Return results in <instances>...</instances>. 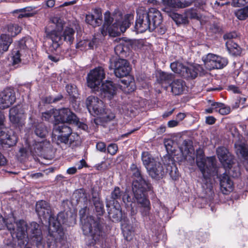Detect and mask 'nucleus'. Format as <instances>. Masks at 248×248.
I'll list each match as a JSON object with an SVG mask.
<instances>
[{"instance_id": "obj_1", "label": "nucleus", "mask_w": 248, "mask_h": 248, "mask_svg": "<svg viewBox=\"0 0 248 248\" xmlns=\"http://www.w3.org/2000/svg\"><path fill=\"white\" fill-rule=\"evenodd\" d=\"M115 22L111 24L114 17L110 16V13L107 12L104 15L105 23L101 30V33L106 36L108 33L110 36H117L121 32H124L129 27L130 22L133 20V16L130 14L126 15L123 18L121 14L114 16Z\"/></svg>"}, {"instance_id": "obj_2", "label": "nucleus", "mask_w": 248, "mask_h": 248, "mask_svg": "<svg viewBox=\"0 0 248 248\" xmlns=\"http://www.w3.org/2000/svg\"><path fill=\"white\" fill-rule=\"evenodd\" d=\"M196 162L203 175L202 189L207 195L212 196L213 193V184L210 176L216 173L214 158L213 157L205 158L202 155H201L197 156Z\"/></svg>"}, {"instance_id": "obj_3", "label": "nucleus", "mask_w": 248, "mask_h": 248, "mask_svg": "<svg viewBox=\"0 0 248 248\" xmlns=\"http://www.w3.org/2000/svg\"><path fill=\"white\" fill-rule=\"evenodd\" d=\"M86 105L89 112L97 117L94 119L96 125L101 124L103 122H107L113 119L114 114L109 110H106L103 102L97 97L89 96L86 100Z\"/></svg>"}, {"instance_id": "obj_4", "label": "nucleus", "mask_w": 248, "mask_h": 248, "mask_svg": "<svg viewBox=\"0 0 248 248\" xmlns=\"http://www.w3.org/2000/svg\"><path fill=\"white\" fill-rule=\"evenodd\" d=\"M150 188L149 183L144 181H135L132 186V191L137 203L141 207L140 212L143 217L146 219H150L151 215V204L146 193Z\"/></svg>"}, {"instance_id": "obj_5", "label": "nucleus", "mask_w": 248, "mask_h": 248, "mask_svg": "<svg viewBox=\"0 0 248 248\" xmlns=\"http://www.w3.org/2000/svg\"><path fill=\"white\" fill-rule=\"evenodd\" d=\"M66 221L65 214L64 212H60L55 220V217H51L49 219V226L47 244L48 248H57L58 243L63 239L64 232L62 228V224Z\"/></svg>"}, {"instance_id": "obj_6", "label": "nucleus", "mask_w": 248, "mask_h": 248, "mask_svg": "<svg viewBox=\"0 0 248 248\" xmlns=\"http://www.w3.org/2000/svg\"><path fill=\"white\" fill-rule=\"evenodd\" d=\"M64 22L58 17H52L46 28V36L51 41L50 49L56 50L62 44L61 31L63 28Z\"/></svg>"}, {"instance_id": "obj_7", "label": "nucleus", "mask_w": 248, "mask_h": 248, "mask_svg": "<svg viewBox=\"0 0 248 248\" xmlns=\"http://www.w3.org/2000/svg\"><path fill=\"white\" fill-rule=\"evenodd\" d=\"M83 233L92 240L93 245L103 239L104 232L102 227L98 219H95L92 216L87 217L84 219L82 225Z\"/></svg>"}, {"instance_id": "obj_8", "label": "nucleus", "mask_w": 248, "mask_h": 248, "mask_svg": "<svg viewBox=\"0 0 248 248\" xmlns=\"http://www.w3.org/2000/svg\"><path fill=\"white\" fill-rule=\"evenodd\" d=\"M170 67L171 70L185 78H195L199 72L202 70V67L198 64L186 66L178 62H172Z\"/></svg>"}, {"instance_id": "obj_9", "label": "nucleus", "mask_w": 248, "mask_h": 248, "mask_svg": "<svg viewBox=\"0 0 248 248\" xmlns=\"http://www.w3.org/2000/svg\"><path fill=\"white\" fill-rule=\"evenodd\" d=\"M109 69L113 70L117 77L126 76L131 71L129 63L125 59L116 58L110 60Z\"/></svg>"}, {"instance_id": "obj_10", "label": "nucleus", "mask_w": 248, "mask_h": 248, "mask_svg": "<svg viewBox=\"0 0 248 248\" xmlns=\"http://www.w3.org/2000/svg\"><path fill=\"white\" fill-rule=\"evenodd\" d=\"M121 199L124 203L131 202V198L128 195L124 194V192L119 187H115L111 193L110 198L106 199L107 207L108 208L112 207L113 209L119 212L117 207L119 205V201Z\"/></svg>"}, {"instance_id": "obj_11", "label": "nucleus", "mask_w": 248, "mask_h": 248, "mask_svg": "<svg viewBox=\"0 0 248 248\" xmlns=\"http://www.w3.org/2000/svg\"><path fill=\"white\" fill-rule=\"evenodd\" d=\"M202 60L205 68L209 70L221 69L228 64L226 58L212 53H209L205 57H203Z\"/></svg>"}, {"instance_id": "obj_12", "label": "nucleus", "mask_w": 248, "mask_h": 248, "mask_svg": "<svg viewBox=\"0 0 248 248\" xmlns=\"http://www.w3.org/2000/svg\"><path fill=\"white\" fill-rule=\"evenodd\" d=\"M105 77L104 70L102 67L95 68L91 70L88 75V86L93 91H98Z\"/></svg>"}, {"instance_id": "obj_13", "label": "nucleus", "mask_w": 248, "mask_h": 248, "mask_svg": "<svg viewBox=\"0 0 248 248\" xmlns=\"http://www.w3.org/2000/svg\"><path fill=\"white\" fill-rule=\"evenodd\" d=\"M151 20L146 15V11L140 9L137 11V17L135 25V30L137 33H142L147 30L152 31L154 30L151 28Z\"/></svg>"}, {"instance_id": "obj_14", "label": "nucleus", "mask_w": 248, "mask_h": 248, "mask_svg": "<svg viewBox=\"0 0 248 248\" xmlns=\"http://www.w3.org/2000/svg\"><path fill=\"white\" fill-rule=\"evenodd\" d=\"M6 225L7 229L10 231L11 235L13 238L16 237L18 239H22L28 235V225L24 220H19L16 222V231L12 223L7 222Z\"/></svg>"}, {"instance_id": "obj_15", "label": "nucleus", "mask_w": 248, "mask_h": 248, "mask_svg": "<svg viewBox=\"0 0 248 248\" xmlns=\"http://www.w3.org/2000/svg\"><path fill=\"white\" fill-rule=\"evenodd\" d=\"M4 120V114L0 111V143L2 145H6V147H10L16 144L17 137L14 134H9L5 131L2 127Z\"/></svg>"}, {"instance_id": "obj_16", "label": "nucleus", "mask_w": 248, "mask_h": 248, "mask_svg": "<svg viewBox=\"0 0 248 248\" xmlns=\"http://www.w3.org/2000/svg\"><path fill=\"white\" fill-rule=\"evenodd\" d=\"M28 234L30 236L38 248H44V243L43 241L42 232L38 224L35 222L31 223L30 226H28Z\"/></svg>"}, {"instance_id": "obj_17", "label": "nucleus", "mask_w": 248, "mask_h": 248, "mask_svg": "<svg viewBox=\"0 0 248 248\" xmlns=\"http://www.w3.org/2000/svg\"><path fill=\"white\" fill-rule=\"evenodd\" d=\"M117 91V86L112 81L107 80L99 86L96 91L99 92L98 94L101 98L110 100L116 94Z\"/></svg>"}, {"instance_id": "obj_18", "label": "nucleus", "mask_w": 248, "mask_h": 248, "mask_svg": "<svg viewBox=\"0 0 248 248\" xmlns=\"http://www.w3.org/2000/svg\"><path fill=\"white\" fill-rule=\"evenodd\" d=\"M57 115L56 122L66 123H75L77 122V116L67 108H63L59 110L55 109Z\"/></svg>"}, {"instance_id": "obj_19", "label": "nucleus", "mask_w": 248, "mask_h": 248, "mask_svg": "<svg viewBox=\"0 0 248 248\" xmlns=\"http://www.w3.org/2000/svg\"><path fill=\"white\" fill-rule=\"evenodd\" d=\"M217 155L220 162L226 169H230L233 157L227 148L219 147L216 150Z\"/></svg>"}, {"instance_id": "obj_20", "label": "nucleus", "mask_w": 248, "mask_h": 248, "mask_svg": "<svg viewBox=\"0 0 248 248\" xmlns=\"http://www.w3.org/2000/svg\"><path fill=\"white\" fill-rule=\"evenodd\" d=\"M9 119L16 126L20 127L24 124L25 117L20 106L13 107L9 110Z\"/></svg>"}, {"instance_id": "obj_21", "label": "nucleus", "mask_w": 248, "mask_h": 248, "mask_svg": "<svg viewBox=\"0 0 248 248\" xmlns=\"http://www.w3.org/2000/svg\"><path fill=\"white\" fill-rule=\"evenodd\" d=\"M15 93L11 89H6L0 93V108L9 107L16 101Z\"/></svg>"}, {"instance_id": "obj_22", "label": "nucleus", "mask_w": 248, "mask_h": 248, "mask_svg": "<svg viewBox=\"0 0 248 248\" xmlns=\"http://www.w3.org/2000/svg\"><path fill=\"white\" fill-rule=\"evenodd\" d=\"M36 212L39 217L43 218L49 217V219L51 217H55L56 220L57 217L51 214V211L49 204L45 201L41 200L37 202L36 204Z\"/></svg>"}, {"instance_id": "obj_23", "label": "nucleus", "mask_w": 248, "mask_h": 248, "mask_svg": "<svg viewBox=\"0 0 248 248\" xmlns=\"http://www.w3.org/2000/svg\"><path fill=\"white\" fill-rule=\"evenodd\" d=\"M163 4L166 6V10L168 8H184L192 4L193 0H185L181 1L180 0H161Z\"/></svg>"}, {"instance_id": "obj_24", "label": "nucleus", "mask_w": 248, "mask_h": 248, "mask_svg": "<svg viewBox=\"0 0 248 248\" xmlns=\"http://www.w3.org/2000/svg\"><path fill=\"white\" fill-rule=\"evenodd\" d=\"M147 171L153 178L156 179L162 178L165 174L163 166L160 162L156 161L151 164V166L148 168Z\"/></svg>"}, {"instance_id": "obj_25", "label": "nucleus", "mask_w": 248, "mask_h": 248, "mask_svg": "<svg viewBox=\"0 0 248 248\" xmlns=\"http://www.w3.org/2000/svg\"><path fill=\"white\" fill-rule=\"evenodd\" d=\"M85 21L87 24L93 27L99 26L102 21V15L101 11L99 9H94L93 13L86 15Z\"/></svg>"}, {"instance_id": "obj_26", "label": "nucleus", "mask_w": 248, "mask_h": 248, "mask_svg": "<svg viewBox=\"0 0 248 248\" xmlns=\"http://www.w3.org/2000/svg\"><path fill=\"white\" fill-rule=\"evenodd\" d=\"M236 154L245 159L244 165L248 171V145L244 142L238 141L234 144Z\"/></svg>"}, {"instance_id": "obj_27", "label": "nucleus", "mask_w": 248, "mask_h": 248, "mask_svg": "<svg viewBox=\"0 0 248 248\" xmlns=\"http://www.w3.org/2000/svg\"><path fill=\"white\" fill-rule=\"evenodd\" d=\"M146 15L148 16V18L151 20L152 18V29L155 30L156 27L159 26L162 20V16L160 12L154 8L149 9L148 11H146Z\"/></svg>"}, {"instance_id": "obj_28", "label": "nucleus", "mask_w": 248, "mask_h": 248, "mask_svg": "<svg viewBox=\"0 0 248 248\" xmlns=\"http://www.w3.org/2000/svg\"><path fill=\"white\" fill-rule=\"evenodd\" d=\"M219 179L220 188L223 194L227 195L232 191L233 183L227 174L223 173Z\"/></svg>"}, {"instance_id": "obj_29", "label": "nucleus", "mask_w": 248, "mask_h": 248, "mask_svg": "<svg viewBox=\"0 0 248 248\" xmlns=\"http://www.w3.org/2000/svg\"><path fill=\"white\" fill-rule=\"evenodd\" d=\"M136 43V42H133L131 40L121 43L115 46L114 48L115 52L118 55L122 54L133 48Z\"/></svg>"}, {"instance_id": "obj_30", "label": "nucleus", "mask_w": 248, "mask_h": 248, "mask_svg": "<svg viewBox=\"0 0 248 248\" xmlns=\"http://www.w3.org/2000/svg\"><path fill=\"white\" fill-rule=\"evenodd\" d=\"M172 93L175 95L181 94L185 88V83L181 79L174 80L170 85Z\"/></svg>"}, {"instance_id": "obj_31", "label": "nucleus", "mask_w": 248, "mask_h": 248, "mask_svg": "<svg viewBox=\"0 0 248 248\" xmlns=\"http://www.w3.org/2000/svg\"><path fill=\"white\" fill-rule=\"evenodd\" d=\"M49 142L46 140L42 141H35L32 146L30 147V152L33 155L38 154L42 150L49 146Z\"/></svg>"}, {"instance_id": "obj_32", "label": "nucleus", "mask_w": 248, "mask_h": 248, "mask_svg": "<svg viewBox=\"0 0 248 248\" xmlns=\"http://www.w3.org/2000/svg\"><path fill=\"white\" fill-rule=\"evenodd\" d=\"M12 42V39L7 34H2L0 37V56L6 51Z\"/></svg>"}, {"instance_id": "obj_33", "label": "nucleus", "mask_w": 248, "mask_h": 248, "mask_svg": "<svg viewBox=\"0 0 248 248\" xmlns=\"http://www.w3.org/2000/svg\"><path fill=\"white\" fill-rule=\"evenodd\" d=\"M67 124L66 123L58 122L57 124H55L54 131L61 133V135L69 136L71 134L72 130Z\"/></svg>"}, {"instance_id": "obj_34", "label": "nucleus", "mask_w": 248, "mask_h": 248, "mask_svg": "<svg viewBox=\"0 0 248 248\" xmlns=\"http://www.w3.org/2000/svg\"><path fill=\"white\" fill-rule=\"evenodd\" d=\"M226 46L229 53L232 55H238L241 53L240 47L232 40H228Z\"/></svg>"}, {"instance_id": "obj_35", "label": "nucleus", "mask_w": 248, "mask_h": 248, "mask_svg": "<svg viewBox=\"0 0 248 248\" xmlns=\"http://www.w3.org/2000/svg\"><path fill=\"white\" fill-rule=\"evenodd\" d=\"M75 31L70 27H66L63 31L62 36L64 40L69 44H72L75 39Z\"/></svg>"}, {"instance_id": "obj_36", "label": "nucleus", "mask_w": 248, "mask_h": 248, "mask_svg": "<svg viewBox=\"0 0 248 248\" xmlns=\"http://www.w3.org/2000/svg\"><path fill=\"white\" fill-rule=\"evenodd\" d=\"M168 16L170 17L177 25L186 24L188 23L187 18L180 14L174 12H168Z\"/></svg>"}, {"instance_id": "obj_37", "label": "nucleus", "mask_w": 248, "mask_h": 248, "mask_svg": "<svg viewBox=\"0 0 248 248\" xmlns=\"http://www.w3.org/2000/svg\"><path fill=\"white\" fill-rule=\"evenodd\" d=\"M130 169L132 173V176L134 177L135 179L133 181L132 185L135 181H144L146 183H149L146 180H145L141 176L140 170L137 167L135 164H132L130 167Z\"/></svg>"}, {"instance_id": "obj_38", "label": "nucleus", "mask_w": 248, "mask_h": 248, "mask_svg": "<svg viewBox=\"0 0 248 248\" xmlns=\"http://www.w3.org/2000/svg\"><path fill=\"white\" fill-rule=\"evenodd\" d=\"M141 159L143 165L145 166L147 170L148 168L151 166V164H153L155 161L152 157L150 154L147 152H144L141 155Z\"/></svg>"}, {"instance_id": "obj_39", "label": "nucleus", "mask_w": 248, "mask_h": 248, "mask_svg": "<svg viewBox=\"0 0 248 248\" xmlns=\"http://www.w3.org/2000/svg\"><path fill=\"white\" fill-rule=\"evenodd\" d=\"M8 35L9 37L15 36L19 33L21 30V28L17 24L10 23L7 27Z\"/></svg>"}, {"instance_id": "obj_40", "label": "nucleus", "mask_w": 248, "mask_h": 248, "mask_svg": "<svg viewBox=\"0 0 248 248\" xmlns=\"http://www.w3.org/2000/svg\"><path fill=\"white\" fill-rule=\"evenodd\" d=\"M68 145L72 148L79 146L80 144L79 136L77 133L70 134L69 136Z\"/></svg>"}, {"instance_id": "obj_41", "label": "nucleus", "mask_w": 248, "mask_h": 248, "mask_svg": "<svg viewBox=\"0 0 248 248\" xmlns=\"http://www.w3.org/2000/svg\"><path fill=\"white\" fill-rule=\"evenodd\" d=\"M34 132L38 137L44 138L47 134V130L43 124H39L36 126Z\"/></svg>"}, {"instance_id": "obj_42", "label": "nucleus", "mask_w": 248, "mask_h": 248, "mask_svg": "<svg viewBox=\"0 0 248 248\" xmlns=\"http://www.w3.org/2000/svg\"><path fill=\"white\" fill-rule=\"evenodd\" d=\"M73 198L75 199L77 202L86 201L87 198L85 190L83 189L76 190L73 195Z\"/></svg>"}, {"instance_id": "obj_43", "label": "nucleus", "mask_w": 248, "mask_h": 248, "mask_svg": "<svg viewBox=\"0 0 248 248\" xmlns=\"http://www.w3.org/2000/svg\"><path fill=\"white\" fill-rule=\"evenodd\" d=\"M174 78L173 75L166 72H161L159 73L158 80L161 83L169 82Z\"/></svg>"}, {"instance_id": "obj_44", "label": "nucleus", "mask_w": 248, "mask_h": 248, "mask_svg": "<svg viewBox=\"0 0 248 248\" xmlns=\"http://www.w3.org/2000/svg\"><path fill=\"white\" fill-rule=\"evenodd\" d=\"M236 16L240 20H244L248 17V7L240 9L235 13Z\"/></svg>"}, {"instance_id": "obj_45", "label": "nucleus", "mask_w": 248, "mask_h": 248, "mask_svg": "<svg viewBox=\"0 0 248 248\" xmlns=\"http://www.w3.org/2000/svg\"><path fill=\"white\" fill-rule=\"evenodd\" d=\"M66 91L69 95L73 98H76L78 96V91L75 86L67 85L66 86Z\"/></svg>"}, {"instance_id": "obj_46", "label": "nucleus", "mask_w": 248, "mask_h": 248, "mask_svg": "<svg viewBox=\"0 0 248 248\" xmlns=\"http://www.w3.org/2000/svg\"><path fill=\"white\" fill-rule=\"evenodd\" d=\"M19 50H13L12 55V60L13 65H16L21 62L20 53Z\"/></svg>"}, {"instance_id": "obj_47", "label": "nucleus", "mask_w": 248, "mask_h": 248, "mask_svg": "<svg viewBox=\"0 0 248 248\" xmlns=\"http://www.w3.org/2000/svg\"><path fill=\"white\" fill-rule=\"evenodd\" d=\"M52 117L56 121L57 115H55V109L50 110L42 113V119L43 120L50 121Z\"/></svg>"}, {"instance_id": "obj_48", "label": "nucleus", "mask_w": 248, "mask_h": 248, "mask_svg": "<svg viewBox=\"0 0 248 248\" xmlns=\"http://www.w3.org/2000/svg\"><path fill=\"white\" fill-rule=\"evenodd\" d=\"M94 205L95 211L98 215H102L104 212V206L102 202H101L99 200L96 199L94 201Z\"/></svg>"}, {"instance_id": "obj_49", "label": "nucleus", "mask_w": 248, "mask_h": 248, "mask_svg": "<svg viewBox=\"0 0 248 248\" xmlns=\"http://www.w3.org/2000/svg\"><path fill=\"white\" fill-rule=\"evenodd\" d=\"M175 144V142L171 139H167L164 140V145L168 152H172L174 150L173 147Z\"/></svg>"}, {"instance_id": "obj_50", "label": "nucleus", "mask_w": 248, "mask_h": 248, "mask_svg": "<svg viewBox=\"0 0 248 248\" xmlns=\"http://www.w3.org/2000/svg\"><path fill=\"white\" fill-rule=\"evenodd\" d=\"M34 9L35 7L29 6L24 8L16 10L13 12V13L26 12L29 14H33L34 15L35 14V13L34 12Z\"/></svg>"}, {"instance_id": "obj_51", "label": "nucleus", "mask_w": 248, "mask_h": 248, "mask_svg": "<svg viewBox=\"0 0 248 248\" xmlns=\"http://www.w3.org/2000/svg\"><path fill=\"white\" fill-rule=\"evenodd\" d=\"M220 105V108L217 110L218 112H219L220 114L227 115L230 112L231 108L227 106L222 103Z\"/></svg>"}, {"instance_id": "obj_52", "label": "nucleus", "mask_w": 248, "mask_h": 248, "mask_svg": "<svg viewBox=\"0 0 248 248\" xmlns=\"http://www.w3.org/2000/svg\"><path fill=\"white\" fill-rule=\"evenodd\" d=\"M28 155V150L24 148H21L19 149L18 152L16 154L17 157L19 159L22 160L25 158Z\"/></svg>"}, {"instance_id": "obj_53", "label": "nucleus", "mask_w": 248, "mask_h": 248, "mask_svg": "<svg viewBox=\"0 0 248 248\" xmlns=\"http://www.w3.org/2000/svg\"><path fill=\"white\" fill-rule=\"evenodd\" d=\"M68 136H69L64 135H61L60 136H58V140H57L58 144H59L60 143H63L65 144H68V142H69Z\"/></svg>"}, {"instance_id": "obj_54", "label": "nucleus", "mask_w": 248, "mask_h": 248, "mask_svg": "<svg viewBox=\"0 0 248 248\" xmlns=\"http://www.w3.org/2000/svg\"><path fill=\"white\" fill-rule=\"evenodd\" d=\"M118 150V147L115 144H110L109 145L107 148L108 153L111 155H115Z\"/></svg>"}, {"instance_id": "obj_55", "label": "nucleus", "mask_w": 248, "mask_h": 248, "mask_svg": "<svg viewBox=\"0 0 248 248\" xmlns=\"http://www.w3.org/2000/svg\"><path fill=\"white\" fill-rule=\"evenodd\" d=\"M248 2V0H232V4L235 7L245 6Z\"/></svg>"}, {"instance_id": "obj_56", "label": "nucleus", "mask_w": 248, "mask_h": 248, "mask_svg": "<svg viewBox=\"0 0 248 248\" xmlns=\"http://www.w3.org/2000/svg\"><path fill=\"white\" fill-rule=\"evenodd\" d=\"M96 149L103 153H105L106 151V144L104 142H97L96 145Z\"/></svg>"}, {"instance_id": "obj_57", "label": "nucleus", "mask_w": 248, "mask_h": 248, "mask_svg": "<svg viewBox=\"0 0 248 248\" xmlns=\"http://www.w3.org/2000/svg\"><path fill=\"white\" fill-rule=\"evenodd\" d=\"M236 37L237 34L235 32L227 33L224 34L223 36L224 39H228V40H232V39L235 38Z\"/></svg>"}, {"instance_id": "obj_58", "label": "nucleus", "mask_w": 248, "mask_h": 248, "mask_svg": "<svg viewBox=\"0 0 248 248\" xmlns=\"http://www.w3.org/2000/svg\"><path fill=\"white\" fill-rule=\"evenodd\" d=\"M193 0L194 1L192 3V4L194 3V5L196 7L201 8L205 4V1L203 0Z\"/></svg>"}, {"instance_id": "obj_59", "label": "nucleus", "mask_w": 248, "mask_h": 248, "mask_svg": "<svg viewBox=\"0 0 248 248\" xmlns=\"http://www.w3.org/2000/svg\"><path fill=\"white\" fill-rule=\"evenodd\" d=\"M15 14H18L17 17L18 18H21L23 17H29L33 16V14H29L26 12L23 13H15Z\"/></svg>"}, {"instance_id": "obj_60", "label": "nucleus", "mask_w": 248, "mask_h": 248, "mask_svg": "<svg viewBox=\"0 0 248 248\" xmlns=\"http://www.w3.org/2000/svg\"><path fill=\"white\" fill-rule=\"evenodd\" d=\"M222 103H217V102H213L211 104V106L214 108V110L215 112H218V109L220 108V106L219 105H221Z\"/></svg>"}, {"instance_id": "obj_61", "label": "nucleus", "mask_w": 248, "mask_h": 248, "mask_svg": "<svg viewBox=\"0 0 248 248\" xmlns=\"http://www.w3.org/2000/svg\"><path fill=\"white\" fill-rule=\"evenodd\" d=\"M216 119L213 116H208L206 118V123L209 124H213L215 123Z\"/></svg>"}, {"instance_id": "obj_62", "label": "nucleus", "mask_w": 248, "mask_h": 248, "mask_svg": "<svg viewBox=\"0 0 248 248\" xmlns=\"http://www.w3.org/2000/svg\"><path fill=\"white\" fill-rule=\"evenodd\" d=\"M179 122L176 120H171L168 122V125L169 127H173L178 125Z\"/></svg>"}, {"instance_id": "obj_63", "label": "nucleus", "mask_w": 248, "mask_h": 248, "mask_svg": "<svg viewBox=\"0 0 248 248\" xmlns=\"http://www.w3.org/2000/svg\"><path fill=\"white\" fill-rule=\"evenodd\" d=\"M86 163L84 159H81L79 162L76 164L78 169L80 170L82 169L84 166H85Z\"/></svg>"}, {"instance_id": "obj_64", "label": "nucleus", "mask_w": 248, "mask_h": 248, "mask_svg": "<svg viewBox=\"0 0 248 248\" xmlns=\"http://www.w3.org/2000/svg\"><path fill=\"white\" fill-rule=\"evenodd\" d=\"M209 29L213 33H217L219 30L218 26L216 24H213V25H211V27H210Z\"/></svg>"}]
</instances>
